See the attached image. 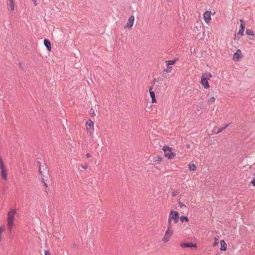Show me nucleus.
Masks as SVG:
<instances>
[{
    "instance_id": "f257e3e1",
    "label": "nucleus",
    "mask_w": 255,
    "mask_h": 255,
    "mask_svg": "<svg viewBox=\"0 0 255 255\" xmlns=\"http://www.w3.org/2000/svg\"><path fill=\"white\" fill-rule=\"evenodd\" d=\"M16 213V209H12L7 213V228L9 232H11L14 226V215Z\"/></svg>"
},
{
    "instance_id": "f03ea898",
    "label": "nucleus",
    "mask_w": 255,
    "mask_h": 255,
    "mask_svg": "<svg viewBox=\"0 0 255 255\" xmlns=\"http://www.w3.org/2000/svg\"><path fill=\"white\" fill-rule=\"evenodd\" d=\"M212 77V74L209 72L203 73L202 75L201 83L205 89H207L209 88L210 85L208 80H209Z\"/></svg>"
},
{
    "instance_id": "7ed1b4c3",
    "label": "nucleus",
    "mask_w": 255,
    "mask_h": 255,
    "mask_svg": "<svg viewBox=\"0 0 255 255\" xmlns=\"http://www.w3.org/2000/svg\"><path fill=\"white\" fill-rule=\"evenodd\" d=\"M179 213L177 211H172L169 214L168 223L169 225L171 224V220H173L174 223L176 224L179 221Z\"/></svg>"
},
{
    "instance_id": "20e7f679",
    "label": "nucleus",
    "mask_w": 255,
    "mask_h": 255,
    "mask_svg": "<svg viewBox=\"0 0 255 255\" xmlns=\"http://www.w3.org/2000/svg\"><path fill=\"white\" fill-rule=\"evenodd\" d=\"M162 149L164 152L165 156L168 159H173L175 156V154L171 151V148L169 146H164Z\"/></svg>"
},
{
    "instance_id": "39448f33",
    "label": "nucleus",
    "mask_w": 255,
    "mask_h": 255,
    "mask_svg": "<svg viewBox=\"0 0 255 255\" xmlns=\"http://www.w3.org/2000/svg\"><path fill=\"white\" fill-rule=\"evenodd\" d=\"M0 169L1 177L5 180H7V171L5 168L1 158H0Z\"/></svg>"
},
{
    "instance_id": "423d86ee",
    "label": "nucleus",
    "mask_w": 255,
    "mask_h": 255,
    "mask_svg": "<svg viewBox=\"0 0 255 255\" xmlns=\"http://www.w3.org/2000/svg\"><path fill=\"white\" fill-rule=\"evenodd\" d=\"M240 21L241 22V24L240 25L239 30L237 34L235 35V39L238 38L239 39L241 37H242L244 35V32L245 30V26L244 24V21L242 19H240Z\"/></svg>"
},
{
    "instance_id": "0eeeda50",
    "label": "nucleus",
    "mask_w": 255,
    "mask_h": 255,
    "mask_svg": "<svg viewBox=\"0 0 255 255\" xmlns=\"http://www.w3.org/2000/svg\"><path fill=\"white\" fill-rule=\"evenodd\" d=\"M37 165L39 166V173L41 176L44 175V173H46L48 172L46 165L45 163L41 164L39 161H37Z\"/></svg>"
},
{
    "instance_id": "6e6552de",
    "label": "nucleus",
    "mask_w": 255,
    "mask_h": 255,
    "mask_svg": "<svg viewBox=\"0 0 255 255\" xmlns=\"http://www.w3.org/2000/svg\"><path fill=\"white\" fill-rule=\"evenodd\" d=\"M86 127L88 131L91 135L93 132L94 129V124L93 122L90 119L88 121V122L86 123Z\"/></svg>"
},
{
    "instance_id": "1a4fd4ad",
    "label": "nucleus",
    "mask_w": 255,
    "mask_h": 255,
    "mask_svg": "<svg viewBox=\"0 0 255 255\" xmlns=\"http://www.w3.org/2000/svg\"><path fill=\"white\" fill-rule=\"evenodd\" d=\"M134 21V17L133 15H131L127 23V24L126 25V27L130 28L132 27L133 22Z\"/></svg>"
},
{
    "instance_id": "9d476101",
    "label": "nucleus",
    "mask_w": 255,
    "mask_h": 255,
    "mask_svg": "<svg viewBox=\"0 0 255 255\" xmlns=\"http://www.w3.org/2000/svg\"><path fill=\"white\" fill-rule=\"evenodd\" d=\"M211 12L210 11H206L204 12V13L203 14V16H204V20L206 22L208 23L210 21V20L211 19Z\"/></svg>"
},
{
    "instance_id": "9b49d317",
    "label": "nucleus",
    "mask_w": 255,
    "mask_h": 255,
    "mask_svg": "<svg viewBox=\"0 0 255 255\" xmlns=\"http://www.w3.org/2000/svg\"><path fill=\"white\" fill-rule=\"evenodd\" d=\"M240 49H237L236 52L233 55V59L238 60L239 58L241 57L242 54Z\"/></svg>"
},
{
    "instance_id": "f8f14e48",
    "label": "nucleus",
    "mask_w": 255,
    "mask_h": 255,
    "mask_svg": "<svg viewBox=\"0 0 255 255\" xmlns=\"http://www.w3.org/2000/svg\"><path fill=\"white\" fill-rule=\"evenodd\" d=\"M44 44L48 50H49V51L51 50V42L49 40H48L47 39H44Z\"/></svg>"
},
{
    "instance_id": "ddd939ff",
    "label": "nucleus",
    "mask_w": 255,
    "mask_h": 255,
    "mask_svg": "<svg viewBox=\"0 0 255 255\" xmlns=\"http://www.w3.org/2000/svg\"><path fill=\"white\" fill-rule=\"evenodd\" d=\"M149 94L151 98V102L152 103H155L156 102V99L155 98V95L153 91H151V88H150L149 89Z\"/></svg>"
},
{
    "instance_id": "4468645a",
    "label": "nucleus",
    "mask_w": 255,
    "mask_h": 255,
    "mask_svg": "<svg viewBox=\"0 0 255 255\" xmlns=\"http://www.w3.org/2000/svg\"><path fill=\"white\" fill-rule=\"evenodd\" d=\"M220 250L221 251H225L227 250V245L224 240H221L220 241Z\"/></svg>"
},
{
    "instance_id": "2eb2a0df",
    "label": "nucleus",
    "mask_w": 255,
    "mask_h": 255,
    "mask_svg": "<svg viewBox=\"0 0 255 255\" xmlns=\"http://www.w3.org/2000/svg\"><path fill=\"white\" fill-rule=\"evenodd\" d=\"M181 246L183 248H196V245L189 243H182Z\"/></svg>"
},
{
    "instance_id": "dca6fc26",
    "label": "nucleus",
    "mask_w": 255,
    "mask_h": 255,
    "mask_svg": "<svg viewBox=\"0 0 255 255\" xmlns=\"http://www.w3.org/2000/svg\"><path fill=\"white\" fill-rule=\"evenodd\" d=\"M170 229H171V225H169V224H168L167 230L166 231V232L165 233V236H167L169 238L171 236V235L173 234V231L172 230H171Z\"/></svg>"
},
{
    "instance_id": "f3484780",
    "label": "nucleus",
    "mask_w": 255,
    "mask_h": 255,
    "mask_svg": "<svg viewBox=\"0 0 255 255\" xmlns=\"http://www.w3.org/2000/svg\"><path fill=\"white\" fill-rule=\"evenodd\" d=\"M8 0V3L7 5L10 7V10L12 11L14 9V3L13 0Z\"/></svg>"
},
{
    "instance_id": "a211bd4d",
    "label": "nucleus",
    "mask_w": 255,
    "mask_h": 255,
    "mask_svg": "<svg viewBox=\"0 0 255 255\" xmlns=\"http://www.w3.org/2000/svg\"><path fill=\"white\" fill-rule=\"evenodd\" d=\"M177 60H178V58H175V59H174L173 60L166 61V63L167 65H168L169 66L172 65L176 62V61Z\"/></svg>"
},
{
    "instance_id": "6ab92c4d",
    "label": "nucleus",
    "mask_w": 255,
    "mask_h": 255,
    "mask_svg": "<svg viewBox=\"0 0 255 255\" xmlns=\"http://www.w3.org/2000/svg\"><path fill=\"white\" fill-rule=\"evenodd\" d=\"M188 168L191 171H194L196 169V166L194 164H189Z\"/></svg>"
},
{
    "instance_id": "aec40b11",
    "label": "nucleus",
    "mask_w": 255,
    "mask_h": 255,
    "mask_svg": "<svg viewBox=\"0 0 255 255\" xmlns=\"http://www.w3.org/2000/svg\"><path fill=\"white\" fill-rule=\"evenodd\" d=\"M246 33L248 35L254 36L255 35L253 31L250 29H247L246 31Z\"/></svg>"
},
{
    "instance_id": "412c9836",
    "label": "nucleus",
    "mask_w": 255,
    "mask_h": 255,
    "mask_svg": "<svg viewBox=\"0 0 255 255\" xmlns=\"http://www.w3.org/2000/svg\"><path fill=\"white\" fill-rule=\"evenodd\" d=\"M180 220L181 223H183L184 222H188V218L187 216H182L180 218Z\"/></svg>"
},
{
    "instance_id": "4be33fe9",
    "label": "nucleus",
    "mask_w": 255,
    "mask_h": 255,
    "mask_svg": "<svg viewBox=\"0 0 255 255\" xmlns=\"http://www.w3.org/2000/svg\"><path fill=\"white\" fill-rule=\"evenodd\" d=\"M172 69V67L171 66L167 65V67L164 69V72H165L166 73H170Z\"/></svg>"
},
{
    "instance_id": "5701e85b",
    "label": "nucleus",
    "mask_w": 255,
    "mask_h": 255,
    "mask_svg": "<svg viewBox=\"0 0 255 255\" xmlns=\"http://www.w3.org/2000/svg\"><path fill=\"white\" fill-rule=\"evenodd\" d=\"M229 126V124L226 125L223 128H219L217 131H215L216 133H219L221 132H222L224 129H225L226 128H227Z\"/></svg>"
},
{
    "instance_id": "b1692460",
    "label": "nucleus",
    "mask_w": 255,
    "mask_h": 255,
    "mask_svg": "<svg viewBox=\"0 0 255 255\" xmlns=\"http://www.w3.org/2000/svg\"><path fill=\"white\" fill-rule=\"evenodd\" d=\"M169 237H167V236H165V235H164V236L163 237V238H162V241L164 242V243H167L169 241Z\"/></svg>"
},
{
    "instance_id": "393cba45",
    "label": "nucleus",
    "mask_w": 255,
    "mask_h": 255,
    "mask_svg": "<svg viewBox=\"0 0 255 255\" xmlns=\"http://www.w3.org/2000/svg\"><path fill=\"white\" fill-rule=\"evenodd\" d=\"M215 101V98L214 97H211V98L209 99V100L208 101V104H212V103L214 102V101Z\"/></svg>"
},
{
    "instance_id": "a878e982",
    "label": "nucleus",
    "mask_w": 255,
    "mask_h": 255,
    "mask_svg": "<svg viewBox=\"0 0 255 255\" xmlns=\"http://www.w3.org/2000/svg\"><path fill=\"white\" fill-rule=\"evenodd\" d=\"M4 227H0V242L1 240V233L4 231Z\"/></svg>"
},
{
    "instance_id": "bb28decb",
    "label": "nucleus",
    "mask_w": 255,
    "mask_h": 255,
    "mask_svg": "<svg viewBox=\"0 0 255 255\" xmlns=\"http://www.w3.org/2000/svg\"><path fill=\"white\" fill-rule=\"evenodd\" d=\"M157 159L155 161H157V163L160 162L162 160V158H160L159 157H157Z\"/></svg>"
},
{
    "instance_id": "cd10ccee",
    "label": "nucleus",
    "mask_w": 255,
    "mask_h": 255,
    "mask_svg": "<svg viewBox=\"0 0 255 255\" xmlns=\"http://www.w3.org/2000/svg\"><path fill=\"white\" fill-rule=\"evenodd\" d=\"M178 204H179V206L180 208H182L185 206L181 202H179Z\"/></svg>"
},
{
    "instance_id": "c85d7f7f",
    "label": "nucleus",
    "mask_w": 255,
    "mask_h": 255,
    "mask_svg": "<svg viewBox=\"0 0 255 255\" xmlns=\"http://www.w3.org/2000/svg\"><path fill=\"white\" fill-rule=\"evenodd\" d=\"M81 167L83 169H86L88 168V166L87 165H82Z\"/></svg>"
},
{
    "instance_id": "c756f323",
    "label": "nucleus",
    "mask_w": 255,
    "mask_h": 255,
    "mask_svg": "<svg viewBox=\"0 0 255 255\" xmlns=\"http://www.w3.org/2000/svg\"><path fill=\"white\" fill-rule=\"evenodd\" d=\"M42 182L44 184V186H45V188H46L48 186L47 184L45 182L44 180L43 179H42Z\"/></svg>"
},
{
    "instance_id": "7c9ffc66",
    "label": "nucleus",
    "mask_w": 255,
    "mask_h": 255,
    "mask_svg": "<svg viewBox=\"0 0 255 255\" xmlns=\"http://www.w3.org/2000/svg\"><path fill=\"white\" fill-rule=\"evenodd\" d=\"M251 183L255 186V178L252 180L251 182Z\"/></svg>"
},
{
    "instance_id": "2f4dec72",
    "label": "nucleus",
    "mask_w": 255,
    "mask_h": 255,
    "mask_svg": "<svg viewBox=\"0 0 255 255\" xmlns=\"http://www.w3.org/2000/svg\"><path fill=\"white\" fill-rule=\"evenodd\" d=\"M44 254H45V255H50V253L48 251H45Z\"/></svg>"
},
{
    "instance_id": "473e14b6",
    "label": "nucleus",
    "mask_w": 255,
    "mask_h": 255,
    "mask_svg": "<svg viewBox=\"0 0 255 255\" xmlns=\"http://www.w3.org/2000/svg\"><path fill=\"white\" fill-rule=\"evenodd\" d=\"M86 156L88 158L90 157L91 156V154H90V153H87V154H86Z\"/></svg>"
},
{
    "instance_id": "72a5a7b5",
    "label": "nucleus",
    "mask_w": 255,
    "mask_h": 255,
    "mask_svg": "<svg viewBox=\"0 0 255 255\" xmlns=\"http://www.w3.org/2000/svg\"><path fill=\"white\" fill-rule=\"evenodd\" d=\"M32 1L34 3L35 5H37V0H32Z\"/></svg>"
},
{
    "instance_id": "f704fd0d",
    "label": "nucleus",
    "mask_w": 255,
    "mask_h": 255,
    "mask_svg": "<svg viewBox=\"0 0 255 255\" xmlns=\"http://www.w3.org/2000/svg\"><path fill=\"white\" fill-rule=\"evenodd\" d=\"M164 74H165V73H163V76L164 77H166L167 76V75H164Z\"/></svg>"
}]
</instances>
